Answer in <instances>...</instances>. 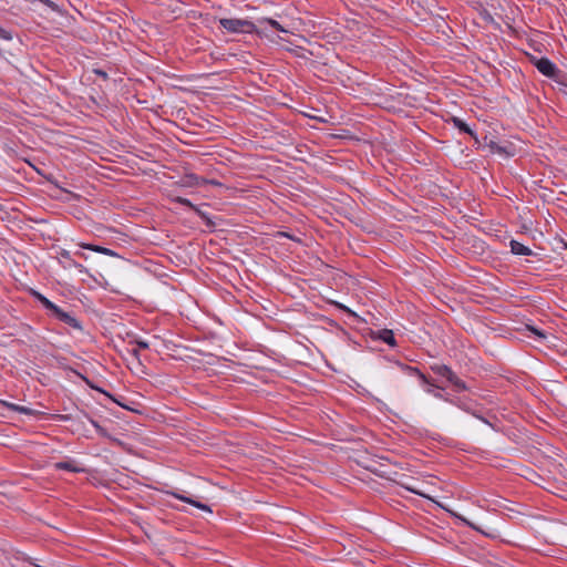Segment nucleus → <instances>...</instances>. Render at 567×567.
Segmentation results:
<instances>
[{
    "instance_id": "393cba45",
    "label": "nucleus",
    "mask_w": 567,
    "mask_h": 567,
    "mask_svg": "<svg viewBox=\"0 0 567 567\" xmlns=\"http://www.w3.org/2000/svg\"><path fill=\"white\" fill-rule=\"evenodd\" d=\"M338 306H339V308L350 312V310L346 306H343V305H338Z\"/></svg>"
},
{
    "instance_id": "aec40b11",
    "label": "nucleus",
    "mask_w": 567,
    "mask_h": 567,
    "mask_svg": "<svg viewBox=\"0 0 567 567\" xmlns=\"http://www.w3.org/2000/svg\"><path fill=\"white\" fill-rule=\"evenodd\" d=\"M136 346H137L138 349H147L148 348V343L146 341H143V340L136 341Z\"/></svg>"
},
{
    "instance_id": "6ab92c4d",
    "label": "nucleus",
    "mask_w": 567,
    "mask_h": 567,
    "mask_svg": "<svg viewBox=\"0 0 567 567\" xmlns=\"http://www.w3.org/2000/svg\"><path fill=\"white\" fill-rule=\"evenodd\" d=\"M405 488L414 494H417L420 496H423V497H427L424 493H422L421 491L414 488V487H411V486H405Z\"/></svg>"
},
{
    "instance_id": "4be33fe9",
    "label": "nucleus",
    "mask_w": 567,
    "mask_h": 567,
    "mask_svg": "<svg viewBox=\"0 0 567 567\" xmlns=\"http://www.w3.org/2000/svg\"><path fill=\"white\" fill-rule=\"evenodd\" d=\"M62 257H64V258H70V254H69V251H63V252H62Z\"/></svg>"
},
{
    "instance_id": "9b49d317",
    "label": "nucleus",
    "mask_w": 567,
    "mask_h": 567,
    "mask_svg": "<svg viewBox=\"0 0 567 567\" xmlns=\"http://www.w3.org/2000/svg\"><path fill=\"white\" fill-rule=\"evenodd\" d=\"M379 338L390 346H395V339H394L392 330H388V329L381 330L379 332Z\"/></svg>"
},
{
    "instance_id": "2eb2a0df",
    "label": "nucleus",
    "mask_w": 567,
    "mask_h": 567,
    "mask_svg": "<svg viewBox=\"0 0 567 567\" xmlns=\"http://www.w3.org/2000/svg\"><path fill=\"white\" fill-rule=\"evenodd\" d=\"M406 370L411 373H414L416 375H419V378L424 382V383H429V380L426 379V377L421 373L416 368H412V367H406Z\"/></svg>"
},
{
    "instance_id": "f257e3e1",
    "label": "nucleus",
    "mask_w": 567,
    "mask_h": 567,
    "mask_svg": "<svg viewBox=\"0 0 567 567\" xmlns=\"http://www.w3.org/2000/svg\"><path fill=\"white\" fill-rule=\"evenodd\" d=\"M220 25L234 33H252L258 31L257 25L245 19H221Z\"/></svg>"
},
{
    "instance_id": "a878e982",
    "label": "nucleus",
    "mask_w": 567,
    "mask_h": 567,
    "mask_svg": "<svg viewBox=\"0 0 567 567\" xmlns=\"http://www.w3.org/2000/svg\"><path fill=\"white\" fill-rule=\"evenodd\" d=\"M182 203L183 204H189V202L187 199H182Z\"/></svg>"
},
{
    "instance_id": "20e7f679",
    "label": "nucleus",
    "mask_w": 567,
    "mask_h": 567,
    "mask_svg": "<svg viewBox=\"0 0 567 567\" xmlns=\"http://www.w3.org/2000/svg\"><path fill=\"white\" fill-rule=\"evenodd\" d=\"M53 315L59 320L66 323L71 328L79 330V331H83V327H82L81 322L75 317H73L71 313L63 311L60 307L58 310H55V312Z\"/></svg>"
},
{
    "instance_id": "39448f33",
    "label": "nucleus",
    "mask_w": 567,
    "mask_h": 567,
    "mask_svg": "<svg viewBox=\"0 0 567 567\" xmlns=\"http://www.w3.org/2000/svg\"><path fill=\"white\" fill-rule=\"evenodd\" d=\"M169 494L173 497H175V498H177V499H179L182 502L188 503V504H190V505H193V506H195V507H197V508H199L202 511H205L207 513H212V509H210V507L208 505L203 504V503H200L198 501H195L192 497L185 496L184 494H181V493H177V492H169Z\"/></svg>"
},
{
    "instance_id": "5701e85b",
    "label": "nucleus",
    "mask_w": 567,
    "mask_h": 567,
    "mask_svg": "<svg viewBox=\"0 0 567 567\" xmlns=\"http://www.w3.org/2000/svg\"><path fill=\"white\" fill-rule=\"evenodd\" d=\"M458 518H461L464 523H466L467 525L472 526V524L470 522L466 520V518L464 517H461V516H457Z\"/></svg>"
},
{
    "instance_id": "b1692460",
    "label": "nucleus",
    "mask_w": 567,
    "mask_h": 567,
    "mask_svg": "<svg viewBox=\"0 0 567 567\" xmlns=\"http://www.w3.org/2000/svg\"><path fill=\"white\" fill-rule=\"evenodd\" d=\"M42 2L47 3L48 6H52L53 2H51L50 0H41Z\"/></svg>"
},
{
    "instance_id": "ddd939ff",
    "label": "nucleus",
    "mask_w": 567,
    "mask_h": 567,
    "mask_svg": "<svg viewBox=\"0 0 567 567\" xmlns=\"http://www.w3.org/2000/svg\"><path fill=\"white\" fill-rule=\"evenodd\" d=\"M37 298L39 299V301L49 310H51L53 313L55 312V310L59 309V307L56 305H54L53 302H51L48 298H45L44 296H42L41 293H37Z\"/></svg>"
},
{
    "instance_id": "1a4fd4ad",
    "label": "nucleus",
    "mask_w": 567,
    "mask_h": 567,
    "mask_svg": "<svg viewBox=\"0 0 567 567\" xmlns=\"http://www.w3.org/2000/svg\"><path fill=\"white\" fill-rule=\"evenodd\" d=\"M54 467L56 470H65V471L74 472V473L84 472V468L78 466L74 461L58 462L54 464Z\"/></svg>"
},
{
    "instance_id": "a211bd4d",
    "label": "nucleus",
    "mask_w": 567,
    "mask_h": 567,
    "mask_svg": "<svg viewBox=\"0 0 567 567\" xmlns=\"http://www.w3.org/2000/svg\"><path fill=\"white\" fill-rule=\"evenodd\" d=\"M90 422L101 435H106L105 430L97 422H95L94 420H90Z\"/></svg>"
},
{
    "instance_id": "6e6552de",
    "label": "nucleus",
    "mask_w": 567,
    "mask_h": 567,
    "mask_svg": "<svg viewBox=\"0 0 567 567\" xmlns=\"http://www.w3.org/2000/svg\"><path fill=\"white\" fill-rule=\"evenodd\" d=\"M0 403H1V405L6 406L9 410L14 411V412L23 413V414H27V415H34L37 413L35 410H32V409L27 408V406L13 404V403H10L8 401H2L1 400Z\"/></svg>"
},
{
    "instance_id": "f8f14e48",
    "label": "nucleus",
    "mask_w": 567,
    "mask_h": 567,
    "mask_svg": "<svg viewBox=\"0 0 567 567\" xmlns=\"http://www.w3.org/2000/svg\"><path fill=\"white\" fill-rule=\"evenodd\" d=\"M453 123H454V125H455L460 131H462V132H464V133H467V134H470V135H472V136L474 135V133H473V131L470 128V126H468L465 122H463L461 118H458V117H453Z\"/></svg>"
},
{
    "instance_id": "7ed1b4c3",
    "label": "nucleus",
    "mask_w": 567,
    "mask_h": 567,
    "mask_svg": "<svg viewBox=\"0 0 567 567\" xmlns=\"http://www.w3.org/2000/svg\"><path fill=\"white\" fill-rule=\"evenodd\" d=\"M535 66L542 74L550 79H556L559 74L557 66L547 58L536 60Z\"/></svg>"
},
{
    "instance_id": "423d86ee",
    "label": "nucleus",
    "mask_w": 567,
    "mask_h": 567,
    "mask_svg": "<svg viewBox=\"0 0 567 567\" xmlns=\"http://www.w3.org/2000/svg\"><path fill=\"white\" fill-rule=\"evenodd\" d=\"M269 25L280 32H285L287 33L288 30H286L280 23H278V21L274 20V19H270V18H264V19H260L258 20V27H257V32H265L266 31V27L264 25Z\"/></svg>"
},
{
    "instance_id": "0eeeda50",
    "label": "nucleus",
    "mask_w": 567,
    "mask_h": 567,
    "mask_svg": "<svg viewBox=\"0 0 567 567\" xmlns=\"http://www.w3.org/2000/svg\"><path fill=\"white\" fill-rule=\"evenodd\" d=\"M509 246H511V251L514 255L530 256L533 254L528 247H526L525 245H523L522 243H519L517 240H511Z\"/></svg>"
},
{
    "instance_id": "f03ea898",
    "label": "nucleus",
    "mask_w": 567,
    "mask_h": 567,
    "mask_svg": "<svg viewBox=\"0 0 567 567\" xmlns=\"http://www.w3.org/2000/svg\"><path fill=\"white\" fill-rule=\"evenodd\" d=\"M432 370L434 371V373H436L443 378H446L447 381L450 383H452L453 385H455L456 388H458V389L465 388L464 383L457 378V375L447 365L436 364V365L432 367Z\"/></svg>"
},
{
    "instance_id": "412c9836",
    "label": "nucleus",
    "mask_w": 567,
    "mask_h": 567,
    "mask_svg": "<svg viewBox=\"0 0 567 567\" xmlns=\"http://www.w3.org/2000/svg\"><path fill=\"white\" fill-rule=\"evenodd\" d=\"M131 354L137 360L140 361V358H138V348H133L131 351Z\"/></svg>"
},
{
    "instance_id": "dca6fc26",
    "label": "nucleus",
    "mask_w": 567,
    "mask_h": 567,
    "mask_svg": "<svg viewBox=\"0 0 567 567\" xmlns=\"http://www.w3.org/2000/svg\"><path fill=\"white\" fill-rule=\"evenodd\" d=\"M527 329H528L530 332H533L535 336H537L538 338H542V339H545V338H546V334H545L543 331H540V330H538V329H536V328H534V327L527 326Z\"/></svg>"
},
{
    "instance_id": "f3484780",
    "label": "nucleus",
    "mask_w": 567,
    "mask_h": 567,
    "mask_svg": "<svg viewBox=\"0 0 567 567\" xmlns=\"http://www.w3.org/2000/svg\"><path fill=\"white\" fill-rule=\"evenodd\" d=\"M0 39L9 41L12 39V35L9 31H7L0 27Z\"/></svg>"
},
{
    "instance_id": "9d476101",
    "label": "nucleus",
    "mask_w": 567,
    "mask_h": 567,
    "mask_svg": "<svg viewBox=\"0 0 567 567\" xmlns=\"http://www.w3.org/2000/svg\"><path fill=\"white\" fill-rule=\"evenodd\" d=\"M81 247L85 248V249H90V250H93V251H96V252H101V254H104V255H109V256H115L116 254L109 249V248H105V247H102V246H95V245H90V244H82Z\"/></svg>"
},
{
    "instance_id": "4468645a",
    "label": "nucleus",
    "mask_w": 567,
    "mask_h": 567,
    "mask_svg": "<svg viewBox=\"0 0 567 567\" xmlns=\"http://www.w3.org/2000/svg\"><path fill=\"white\" fill-rule=\"evenodd\" d=\"M488 148L491 150L492 153L508 155V153L506 152V150L503 146H499L497 143H495L493 141L489 142Z\"/></svg>"
}]
</instances>
